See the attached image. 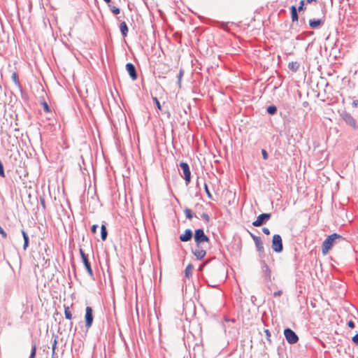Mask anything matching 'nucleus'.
<instances>
[{
    "instance_id": "f257e3e1",
    "label": "nucleus",
    "mask_w": 358,
    "mask_h": 358,
    "mask_svg": "<svg viewBox=\"0 0 358 358\" xmlns=\"http://www.w3.org/2000/svg\"><path fill=\"white\" fill-rule=\"evenodd\" d=\"M194 240L195 245L191 248V252L196 260L201 261L206 255V250L210 248V241L203 229H197L194 231Z\"/></svg>"
},
{
    "instance_id": "f03ea898",
    "label": "nucleus",
    "mask_w": 358,
    "mask_h": 358,
    "mask_svg": "<svg viewBox=\"0 0 358 358\" xmlns=\"http://www.w3.org/2000/svg\"><path fill=\"white\" fill-rule=\"evenodd\" d=\"M335 245H339L340 246L346 245L348 247L350 246L349 242L346 241L345 238H343L340 234L334 233L328 236L323 241L322 245V254L324 255H327Z\"/></svg>"
},
{
    "instance_id": "7ed1b4c3",
    "label": "nucleus",
    "mask_w": 358,
    "mask_h": 358,
    "mask_svg": "<svg viewBox=\"0 0 358 358\" xmlns=\"http://www.w3.org/2000/svg\"><path fill=\"white\" fill-rule=\"evenodd\" d=\"M271 248L277 253L282 252L283 250L282 240L279 234H275L272 238Z\"/></svg>"
},
{
    "instance_id": "20e7f679",
    "label": "nucleus",
    "mask_w": 358,
    "mask_h": 358,
    "mask_svg": "<svg viewBox=\"0 0 358 358\" xmlns=\"http://www.w3.org/2000/svg\"><path fill=\"white\" fill-rule=\"evenodd\" d=\"M79 252H80V255L83 263L84 264V266H85L87 273L92 278H94V273H93V270L91 266V264L88 259V255L85 253V252L83 251V250L82 248H80Z\"/></svg>"
},
{
    "instance_id": "39448f33",
    "label": "nucleus",
    "mask_w": 358,
    "mask_h": 358,
    "mask_svg": "<svg viewBox=\"0 0 358 358\" xmlns=\"http://www.w3.org/2000/svg\"><path fill=\"white\" fill-rule=\"evenodd\" d=\"M284 336L286 341L289 344H295L299 341V336L297 334L290 328H286L284 329Z\"/></svg>"
},
{
    "instance_id": "423d86ee",
    "label": "nucleus",
    "mask_w": 358,
    "mask_h": 358,
    "mask_svg": "<svg viewBox=\"0 0 358 358\" xmlns=\"http://www.w3.org/2000/svg\"><path fill=\"white\" fill-rule=\"evenodd\" d=\"M341 117L348 125L354 129L357 128V121L350 113L344 110L341 113Z\"/></svg>"
},
{
    "instance_id": "0eeeda50",
    "label": "nucleus",
    "mask_w": 358,
    "mask_h": 358,
    "mask_svg": "<svg viewBox=\"0 0 358 358\" xmlns=\"http://www.w3.org/2000/svg\"><path fill=\"white\" fill-rule=\"evenodd\" d=\"M271 217V213H262L259 215L256 219L252 222V225L255 227H261L265 224Z\"/></svg>"
},
{
    "instance_id": "6e6552de",
    "label": "nucleus",
    "mask_w": 358,
    "mask_h": 358,
    "mask_svg": "<svg viewBox=\"0 0 358 358\" xmlns=\"http://www.w3.org/2000/svg\"><path fill=\"white\" fill-rule=\"evenodd\" d=\"M94 315H93V310L92 307L87 306L85 308V327L87 329H89L93 323Z\"/></svg>"
},
{
    "instance_id": "1a4fd4ad",
    "label": "nucleus",
    "mask_w": 358,
    "mask_h": 358,
    "mask_svg": "<svg viewBox=\"0 0 358 358\" xmlns=\"http://www.w3.org/2000/svg\"><path fill=\"white\" fill-rule=\"evenodd\" d=\"M179 166L182 171L185 183L188 185L191 181V171L189 164L187 162H180Z\"/></svg>"
},
{
    "instance_id": "9d476101",
    "label": "nucleus",
    "mask_w": 358,
    "mask_h": 358,
    "mask_svg": "<svg viewBox=\"0 0 358 358\" xmlns=\"http://www.w3.org/2000/svg\"><path fill=\"white\" fill-rule=\"evenodd\" d=\"M263 277L266 282L271 280V271L264 260L262 261Z\"/></svg>"
},
{
    "instance_id": "9b49d317",
    "label": "nucleus",
    "mask_w": 358,
    "mask_h": 358,
    "mask_svg": "<svg viewBox=\"0 0 358 358\" xmlns=\"http://www.w3.org/2000/svg\"><path fill=\"white\" fill-rule=\"evenodd\" d=\"M126 70L128 72L130 78L133 80H136L138 78V73L135 66L132 63H127L126 64Z\"/></svg>"
},
{
    "instance_id": "f8f14e48",
    "label": "nucleus",
    "mask_w": 358,
    "mask_h": 358,
    "mask_svg": "<svg viewBox=\"0 0 358 358\" xmlns=\"http://www.w3.org/2000/svg\"><path fill=\"white\" fill-rule=\"evenodd\" d=\"M192 231L190 229H187L185 232L179 236V239L182 242H188L192 240L194 236Z\"/></svg>"
},
{
    "instance_id": "ddd939ff",
    "label": "nucleus",
    "mask_w": 358,
    "mask_h": 358,
    "mask_svg": "<svg viewBox=\"0 0 358 358\" xmlns=\"http://www.w3.org/2000/svg\"><path fill=\"white\" fill-rule=\"evenodd\" d=\"M254 242L261 258L264 257V248L261 238H254Z\"/></svg>"
},
{
    "instance_id": "4468645a",
    "label": "nucleus",
    "mask_w": 358,
    "mask_h": 358,
    "mask_svg": "<svg viewBox=\"0 0 358 358\" xmlns=\"http://www.w3.org/2000/svg\"><path fill=\"white\" fill-rule=\"evenodd\" d=\"M324 23V17L320 19H310L308 24L312 29H317L322 27Z\"/></svg>"
},
{
    "instance_id": "2eb2a0df",
    "label": "nucleus",
    "mask_w": 358,
    "mask_h": 358,
    "mask_svg": "<svg viewBox=\"0 0 358 358\" xmlns=\"http://www.w3.org/2000/svg\"><path fill=\"white\" fill-rule=\"evenodd\" d=\"M290 12L292 22H298L299 15L296 6L293 5L290 7Z\"/></svg>"
},
{
    "instance_id": "dca6fc26",
    "label": "nucleus",
    "mask_w": 358,
    "mask_h": 358,
    "mask_svg": "<svg viewBox=\"0 0 358 358\" xmlns=\"http://www.w3.org/2000/svg\"><path fill=\"white\" fill-rule=\"evenodd\" d=\"M119 27L122 36L124 38L127 37L129 31V28L127 23L124 21L121 22Z\"/></svg>"
},
{
    "instance_id": "f3484780",
    "label": "nucleus",
    "mask_w": 358,
    "mask_h": 358,
    "mask_svg": "<svg viewBox=\"0 0 358 358\" xmlns=\"http://www.w3.org/2000/svg\"><path fill=\"white\" fill-rule=\"evenodd\" d=\"M21 233L24 239V244H23V250H26L27 248L29 247V238L27 234V232L24 231V229L21 230Z\"/></svg>"
},
{
    "instance_id": "a211bd4d",
    "label": "nucleus",
    "mask_w": 358,
    "mask_h": 358,
    "mask_svg": "<svg viewBox=\"0 0 358 358\" xmlns=\"http://www.w3.org/2000/svg\"><path fill=\"white\" fill-rule=\"evenodd\" d=\"M300 67V64L298 62H291L288 64V68L293 72H296Z\"/></svg>"
},
{
    "instance_id": "6ab92c4d",
    "label": "nucleus",
    "mask_w": 358,
    "mask_h": 358,
    "mask_svg": "<svg viewBox=\"0 0 358 358\" xmlns=\"http://www.w3.org/2000/svg\"><path fill=\"white\" fill-rule=\"evenodd\" d=\"M108 237V231L105 224L101 226V238L103 241H106Z\"/></svg>"
},
{
    "instance_id": "aec40b11",
    "label": "nucleus",
    "mask_w": 358,
    "mask_h": 358,
    "mask_svg": "<svg viewBox=\"0 0 358 358\" xmlns=\"http://www.w3.org/2000/svg\"><path fill=\"white\" fill-rule=\"evenodd\" d=\"M193 268L194 266L192 264H189L187 266L185 270V275L186 278H189L192 276Z\"/></svg>"
},
{
    "instance_id": "412c9836",
    "label": "nucleus",
    "mask_w": 358,
    "mask_h": 358,
    "mask_svg": "<svg viewBox=\"0 0 358 358\" xmlns=\"http://www.w3.org/2000/svg\"><path fill=\"white\" fill-rule=\"evenodd\" d=\"M266 111L269 115H273L277 113V107L274 105L268 106L266 108Z\"/></svg>"
},
{
    "instance_id": "4be33fe9",
    "label": "nucleus",
    "mask_w": 358,
    "mask_h": 358,
    "mask_svg": "<svg viewBox=\"0 0 358 358\" xmlns=\"http://www.w3.org/2000/svg\"><path fill=\"white\" fill-rule=\"evenodd\" d=\"M36 349H37L36 344L35 343V342L32 341L31 353H30L29 358H35L36 357Z\"/></svg>"
},
{
    "instance_id": "5701e85b",
    "label": "nucleus",
    "mask_w": 358,
    "mask_h": 358,
    "mask_svg": "<svg viewBox=\"0 0 358 358\" xmlns=\"http://www.w3.org/2000/svg\"><path fill=\"white\" fill-rule=\"evenodd\" d=\"M64 315L66 319L71 320L72 319V313L70 310V308L69 306H64Z\"/></svg>"
},
{
    "instance_id": "b1692460",
    "label": "nucleus",
    "mask_w": 358,
    "mask_h": 358,
    "mask_svg": "<svg viewBox=\"0 0 358 358\" xmlns=\"http://www.w3.org/2000/svg\"><path fill=\"white\" fill-rule=\"evenodd\" d=\"M184 213L185 214L186 218L188 220H192L193 218V217L194 216L192 213V210L188 208H185Z\"/></svg>"
},
{
    "instance_id": "393cba45",
    "label": "nucleus",
    "mask_w": 358,
    "mask_h": 358,
    "mask_svg": "<svg viewBox=\"0 0 358 358\" xmlns=\"http://www.w3.org/2000/svg\"><path fill=\"white\" fill-rule=\"evenodd\" d=\"M108 7L110 8V11H111L114 15H118V14H120V9L118 7H116V6H112L111 4H109V5H108Z\"/></svg>"
},
{
    "instance_id": "a878e982",
    "label": "nucleus",
    "mask_w": 358,
    "mask_h": 358,
    "mask_svg": "<svg viewBox=\"0 0 358 358\" xmlns=\"http://www.w3.org/2000/svg\"><path fill=\"white\" fill-rule=\"evenodd\" d=\"M12 79H13V82L15 83V84L17 86L20 87V83L18 75H17V73H13Z\"/></svg>"
},
{
    "instance_id": "bb28decb",
    "label": "nucleus",
    "mask_w": 358,
    "mask_h": 358,
    "mask_svg": "<svg viewBox=\"0 0 358 358\" xmlns=\"http://www.w3.org/2000/svg\"><path fill=\"white\" fill-rule=\"evenodd\" d=\"M41 105L43 106V110L45 113H50L51 112L50 107L49 106V105L48 104V103L45 101H43L41 102Z\"/></svg>"
},
{
    "instance_id": "cd10ccee",
    "label": "nucleus",
    "mask_w": 358,
    "mask_h": 358,
    "mask_svg": "<svg viewBox=\"0 0 358 358\" xmlns=\"http://www.w3.org/2000/svg\"><path fill=\"white\" fill-rule=\"evenodd\" d=\"M306 3L304 2V1L301 0L300 2H299V6L297 8V11L299 12H301V11H303L306 9V6H305Z\"/></svg>"
},
{
    "instance_id": "c85d7f7f",
    "label": "nucleus",
    "mask_w": 358,
    "mask_h": 358,
    "mask_svg": "<svg viewBox=\"0 0 358 358\" xmlns=\"http://www.w3.org/2000/svg\"><path fill=\"white\" fill-rule=\"evenodd\" d=\"M183 74H184V70L182 69H180V71H179V73L178 75V84L180 87L181 86V80H182V78L183 76Z\"/></svg>"
},
{
    "instance_id": "c756f323",
    "label": "nucleus",
    "mask_w": 358,
    "mask_h": 358,
    "mask_svg": "<svg viewBox=\"0 0 358 358\" xmlns=\"http://www.w3.org/2000/svg\"><path fill=\"white\" fill-rule=\"evenodd\" d=\"M204 189H205V192H206L208 197L210 199H213V196H212V194L208 189V185L206 183L204 184Z\"/></svg>"
},
{
    "instance_id": "7c9ffc66",
    "label": "nucleus",
    "mask_w": 358,
    "mask_h": 358,
    "mask_svg": "<svg viewBox=\"0 0 358 358\" xmlns=\"http://www.w3.org/2000/svg\"><path fill=\"white\" fill-rule=\"evenodd\" d=\"M264 333H265V335H266V340L271 344V334L270 331L268 329H264Z\"/></svg>"
},
{
    "instance_id": "2f4dec72",
    "label": "nucleus",
    "mask_w": 358,
    "mask_h": 358,
    "mask_svg": "<svg viewBox=\"0 0 358 358\" xmlns=\"http://www.w3.org/2000/svg\"><path fill=\"white\" fill-rule=\"evenodd\" d=\"M152 100H153L154 103H155L157 109H159V110H162L161 104H160V102L158 100V99L157 97H152Z\"/></svg>"
},
{
    "instance_id": "473e14b6",
    "label": "nucleus",
    "mask_w": 358,
    "mask_h": 358,
    "mask_svg": "<svg viewBox=\"0 0 358 358\" xmlns=\"http://www.w3.org/2000/svg\"><path fill=\"white\" fill-rule=\"evenodd\" d=\"M201 218L205 220L206 222H210V217L209 215L206 213H203L201 215Z\"/></svg>"
},
{
    "instance_id": "72a5a7b5",
    "label": "nucleus",
    "mask_w": 358,
    "mask_h": 358,
    "mask_svg": "<svg viewBox=\"0 0 358 358\" xmlns=\"http://www.w3.org/2000/svg\"><path fill=\"white\" fill-rule=\"evenodd\" d=\"M307 35H308V34H306V33H302L301 34H299L296 37V39L298 40V41L304 40Z\"/></svg>"
},
{
    "instance_id": "f704fd0d",
    "label": "nucleus",
    "mask_w": 358,
    "mask_h": 358,
    "mask_svg": "<svg viewBox=\"0 0 358 358\" xmlns=\"http://www.w3.org/2000/svg\"><path fill=\"white\" fill-rule=\"evenodd\" d=\"M262 157L264 160H267L268 159V154L266 150H264V149L262 150Z\"/></svg>"
},
{
    "instance_id": "c9c22d12",
    "label": "nucleus",
    "mask_w": 358,
    "mask_h": 358,
    "mask_svg": "<svg viewBox=\"0 0 358 358\" xmlns=\"http://www.w3.org/2000/svg\"><path fill=\"white\" fill-rule=\"evenodd\" d=\"M40 203H41V205L43 209L45 210L46 208V206H45V199L43 196L40 197Z\"/></svg>"
},
{
    "instance_id": "e433bc0d",
    "label": "nucleus",
    "mask_w": 358,
    "mask_h": 358,
    "mask_svg": "<svg viewBox=\"0 0 358 358\" xmlns=\"http://www.w3.org/2000/svg\"><path fill=\"white\" fill-rule=\"evenodd\" d=\"M57 337H56L55 338V340H54V342H53V344H52V351L53 352V355H56L55 350H56V348H57Z\"/></svg>"
},
{
    "instance_id": "4c0bfd02",
    "label": "nucleus",
    "mask_w": 358,
    "mask_h": 358,
    "mask_svg": "<svg viewBox=\"0 0 358 358\" xmlns=\"http://www.w3.org/2000/svg\"><path fill=\"white\" fill-rule=\"evenodd\" d=\"M352 342L356 345H358V333L356 334L353 337H352Z\"/></svg>"
},
{
    "instance_id": "58836bf2",
    "label": "nucleus",
    "mask_w": 358,
    "mask_h": 358,
    "mask_svg": "<svg viewBox=\"0 0 358 358\" xmlns=\"http://www.w3.org/2000/svg\"><path fill=\"white\" fill-rule=\"evenodd\" d=\"M99 226L97 224H93L91 227V231L93 234H96Z\"/></svg>"
},
{
    "instance_id": "ea45409f",
    "label": "nucleus",
    "mask_w": 358,
    "mask_h": 358,
    "mask_svg": "<svg viewBox=\"0 0 358 358\" xmlns=\"http://www.w3.org/2000/svg\"><path fill=\"white\" fill-rule=\"evenodd\" d=\"M347 324L351 329H353L355 327V324L352 320L348 321Z\"/></svg>"
},
{
    "instance_id": "a19ab883",
    "label": "nucleus",
    "mask_w": 358,
    "mask_h": 358,
    "mask_svg": "<svg viewBox=\"0 0 358 358\" xmlns=\"http://www.w3.org/2000/svg\"><path fill=\"white\" fill-rule=\"evenodd\" d=\"M282 294V292L281 290H278L277 292H275L273 293V296L274 297H277V296H280Z\"/></svg>"
},
{
    "instance_id": "79ce46f5",
    "label": "nucleus",
    "mask_w": 358,
    "mask_h": 358,
    "mask_svg": "<svg viewBox=\"0 0 358 358\" xmlns=\"http://www.w3.org/2000/svg\"><path fill=\"white\" fill-rule=\"evenodd\" d=\"M262 231H263L265 234H266V235H269V234H270V230H269L268 228H266V227H264V228L262 229Z\"/></svg>"
},
{
    "instance_id": "37998d69",
    "label": "nucleus",
    "mask_w": 358,
    "mask_h": 358,
    "mask_svg": "<svg viewBox=\"0 0 358 358\" xmlns=\"http://www.w3.org/2000/svg\"><path fill=\"white\" fill-rule=\"evenodd\" d=\"M352 106L353 108H356L358 106V99L353 100L352 102Z\"/></svg>"
},
{
    "instance_id": "c03bdc74",
    "label": "nucleus",
    "mask_w": 358,
    "mask_h": 358,
    "mask_svg": "<svg viewBox=\"0 0 358 358\" xmlns=\"http://www.w3.org/2000/svg\"><path fill=\"white\" fill-rule=\"evenodd\" d=\"M256 300H257L256 296H251V301H252V303L255 304V302Z\"/></svg>"
},
{
    "instance_id": "a18cd8bd",
    "label": "nucleus",
    "mask_w": 358,
    "mask_h": 358,
    "mask_svg": "<svg viewBox=\"0 0 358 358\" xmlns=\"http://www.w3.org/2000/svg\"><path fill=\"white\" fill-rule=\"evenodd\" d=\"M250 236H251V237L252 238L253 240H254V238H260L259 236H257L254 235L252 233H250Z\"/></svg>"
},
{
    "instance_id": "49530a36",
    "label": "nucleus",
    "mask_w": 358,
    "mask_h": 358,
    "mask_svg": "<svg viewBox=\"0 0 358 358\" xmlns=\"http://www.w3.org/2000/svg\"><path fill=\"white\" fill-rule=\"evenodd\" d=\"M306 105H308V102L305 101V102L303 103V106H306Z\"/></svg>"
},
{
    "instance_id": "de8ad7c7",
    "label": "nucleus",
    "mask_w": 358,
    "mask_h": 358,
    "mask_svg": "<svg viewBox=\"0 0 358 358\" xmlns=\"http://www.w3.org/2000/svg\"><path fill=\"white\" fill-rule=\"evenodd\" d=\"M20 263L21 264V257L19 256Z\"/></svg>"
},
{
    "instance_id": "09e8293b",
    "label": "nucleus",
    "mask_w": 358,
    "mask_h": 358,
    "mask_svg": "<svg viewBox=\"0 0 358 358\" xmlns=\"http://www.w3.org/2000/svg\"><path fill=\"white\" fill-rule=\"evenodd\" d=\"M55 355H53V352L52 353V357H55Z\"/></svg>"
},
{
    "instance_id": "8fccbe9b",
    "label": "nucleus",
    "mask_w": 358,
    "mask_h": 358,
    "mask_svg": "<svg viewBox=\"0 0 358 358\" xmlns=\"http://www.w3.org/2000/svg\"><path fill=\"white\" fill-rule=\"evenodd\" d=\"M52 358H55V357H52Z\"/></svg>"
}]
</instances>
